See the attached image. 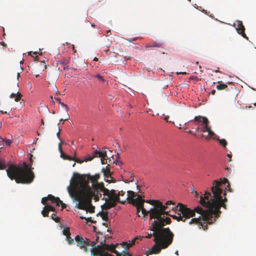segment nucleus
<instances>
[{
    "instance_id": "39448f33",
    "label": "nucleus",
    "mask_w": 256,
    "mask_h": 256,
    "mask_svg": "<svg viewBox=\"0 0 256 256\" xmlns=\"http://www.w3.org/2000/svg\"><path fill=\"white\" fill-rule=\"evenodd\" d=\"M166 224L160 222L159 220H154L150 226V228L152 232L148 234V236H146V238H150L152 236H154V240L155 242L166 236L174 234L169 228H164V226Z\"/></svg>"
},
{
    "instance_id": "bf43d9fd",
    "label": "nucleus",
    "mask_w": 256,
    "mask_h": 256,
    "mask_svg": "<svg viewBox=\"0 0 256 256\" xmlns=\"http://www.w3.org/2000/svg\"><path fill=\"white\" fill-rule=\"evenodd\" d=\"M108 51H109V50H105V52H108Z\"/></svg>"
},
{
    "instance_id": "4be33fe9",
    "label": "nucleus",
    "mask_w": 256,
    "mask_h": 256,
    "mask_svg": "<svg viewBox=\"0 0 256 256\" xmlns=\"http://www.w3.org/2000/svg\"><path fill=\"white\" fill-rule=\"evenodd\" d=\"M101 217L102 219L104 221H107L108 220V212H102L100 214Z\"/></svg>"
},
{
    "instance_id": "f03ea898",
    "label": "nucleus",
    "mask_w": 256,
    "mask_h": 256,
    "mask_svg": "<svg viewBox=\"0 0 256 256\" xmlns=\"http://www.w3.org/2000/svg\"><path fill=\"white\" fill-rule=\"evenodd\" d=\"M89 178L90 177L86 174L74 173L67 190L74 200L78 202L76 208L92 213L94 212V207L92 204V199L94 197L96 202L98 201L100 196L93 190L92 185L90 186Z\"/></svg>"
},
{
    "instance_id": "de8ad7c7",
    "label": "nucleus",
    "mask_w": 256,
    "mask_h": 256,
    "mask_svg": "<svg viewBox=\"0 0 256 256\" xmlns=\"http://www.w3.org/2000/svg\"><path fill=\"white\" fill-rule=\"evenodd\" d=\"M42 66H44V68L46 69V64H44H44H42Z\"/></svg>"
},
{
    "instance_id": "a19ab883",
    "label": "nucleus",
    "mask_w": 256,
    "mask_h": 256,
    "mask_svg": "<svg viewBox=\"0 0 256 256\" xmlns=\"http://www.w3.org/2000/svg\"><path fill=\"white\" fill-rule=\"evenodd\" d=\"M55 100L58 102V103L61 102V100L60 98H54Z\"/></svg>"
},
{
    "instance_id": "b1692460",
    "label": "nucleus",
    "mask_w": 256,
    "mask_h": 256,
    "mask_svg": "<svg viewBox=\"0 0 256 256\" xmlns=\"http://www.w3.org/2000/svg\"><path fill=\"white\" fill-rule=\"evenodd\" d=\"M66 240L69 244H72L74 242V239L70 237V235L66 236Z\"/></svg>"
},
{
    "instance_id": "a18cd8bd",
    "label": "nucleus",
    "mask_w": 256,
    "mask_h": 256,
    "mask_svg": "<svg viewBox=\"0 0 256 256\" xmlns=\"http://www.w3.org/2000/svg\"><path fill=\"white\" fill-rule=\"evenodd\" d=\"M60 130H59V132L57 133V136L60 138Z\"/></svg>"
},
{
    "instance_id": "0eeeda50",
    "label": "nucleus",
    "mask_w": 256,
    "mask_h": 256,
    "mask_svg": "<svg viewBox=\"0 0 256 256\" xmlns=\"http://www.w3.org/2000/svg\"><path fill=\"white\" fill-rule=\"evenodd\" d=\"M174 234H172L169 236H166L158 240L155 241L154 244L152 248L146 251V256L150 254H159L162 249H165L168 248L173 242Z\"/></svg>"
},
{
    "instance_id": "9d476101",
    "label": "nucleus",
    "mask_w": 256,
    "mask_h": 256,
    "mask_svg": "<svg viewBox=\"0 0 256 256\" xmlns=\"http://www.w3.org/2000/svg\"><path fill=\"white\" fill-rule=\"evenodd\" d=\"M97 155H98V157L100 158L101 162L102 164H107L108 159L109 160L108 162H110L111 160L108 158L106 151L96 150H95V156H97Z\"/></svg>"
},
{
    "instance_id": "4c0bfd02",
    "label": "nucleus",
    "mask_w": 256,
    "mask_h": 256,
    "mask_svg": "<svg viewBox=\"0 0 256 256\" xmlns=\"http://www.w3.org/2000/svg\"><path fill=\"white\" fill-rule=\"evenodd\" d=\"M68 119H69V116H68V117H67L66 118H65V119L61 118V119L60 120V122H65V121L68 120ZM62 124H64V122H62Z\"/></svg>"
},
{
    "instance_id": "7c9ffc66",
    "label": "nucleus",
    "mask_w": 256,
    "mask_h": 256,
    "mask_svg": "<svg viewBox=\"0 0 256 256\" xmlns=\"http://www.w3.org/2000/svg\"><path fill=\"white\" fill-rule=\"evenodd\" d=\"M42 216H44V217H46V216H48V213H47L46 212V207L44 206V210H42Z\"/></svg>"
},
{
    "instance_id": "423d86ee",
    "label": "nucleus",
    "mask_w": 256,
    "mask_h": 256,
    "mask_svg": "<svg viewBox=\"0 0 256 256\" xmlns=\"http://www.w3.org/2000/svg\"><path fill=\"white\" fill-rule=\"evenodd\" d=\"M127 193V199L130 201V204L136 207L138 216H140L139 213L141 210L144 217H146L148 214H150V218L151 212H150V210L147 211L144 208V202H146V201L142 198L141 196L137 195L132 190H128Z\"/></svg>"
},
{
    "instance_id": "f3484780",
    "label": "nucleus",
    "mask_w": 256,
    "mask_h": 256,
    "mask_svg": "<svg viewBox=\"0 0 256 256\" xmlns=\"http://www.w3.org/2000/svg\"><path fill=\"white\" fill-rule=\"evenodd\" d=\"M22 95L19 92H18L16 94L12 93L10 95V98H14L16 102H18L21 98Z\"/></svg>"
},
{
    "instance_id": "3c124183",
    "label": "nucleus",
    "mask_w": 256,
    "mask_h": 256,
    "mask_svg": "<svg viewBox=\"0 0 256 256\" xmlns=\"http://www.w3.org/2000/svg\"><path fill=\"white\" fill-rule=\"evenodd\" d=\"M178 128L179 129H182L181 124H179V126H178Z\"/></svg>"
},
{
    "instance_id": "a878e982",
    "label": "nucleus",
    "mask_w": 256,
    "mask_h": 256,
    "mask_svg": "<svg viewBox=\"0 0 256 256\" xmlns=\"http://www.w3.org/2000/svg\"><path fill=\"white\" fill-rule=\"evenodd\" d=\"M98 156H95V151L94 152V155L91 156H88L86 158V159H85V160L86 162L87 161H90L92 160L94 158H96V157H98Z\"/></svg>"
},
{
    "instance_id": "e2e57ef3",
    "label": "nucleus",
    "mask_w": 256,
    "mask_h": 256,
    "mask_svg": "<svg viewBox=\"0 0 256 256\" xmlns=\"http://www.w3.org/2000/svg\"><path fill=\"white\" fill-rule=\"evenodd\" d=\"M96 242H98V238H96Z\"/></svg>"
},
{
    "instance_id": "1a4fd4ad",
    "label": "nucleus",
    "mask_w": 256,
    "mask_h": 256,
    "mask_svg": "<svg viewBox=\"0 0 256 256\" xmlns=\"http://www.w3.org/2000/svg\"><path fill=\"white\" fill-rule=\"evenodd\" d=\"M50 200L52 203L56 204V206H61L62 208H66V205L58 197H54L52 194H48L47 197L42 198V203L46 205V202Z\"/></svg>"
},
{
    "instance_id": "ea45409f",
    "label": "nucleus",
    "mask_w": 256,
    "mask_h": 256,
    "mask_svg": "<svg viewBox=\"0 0 256 256\" xmlns=\"http://www.w3.org/2000/svg\"><path fill=\"white\" fill-rule=\"evenodd\" d=\"M192 193H194L196 196H198V193L194 189L192 190Z\"/></svg>"
},
{
    "instance_id": "bb28decb",
    "label": "nucleus",
    "mask_w": 256,
    "mask_h": 256,
    "mask_svg": "<svg viewBox=\"0 0 256 256\" xmlns=\"http://www.w3.org/2000/svg\"><path fill=\"white\" fill-rule=\"evenodd\" d=\"M6 168V162L4 160H2V162H0V170H3Z\"/></svg>"
},
{
    "instance_id": "aec40b11",
    "label": "nucleus",
    "mask_w": 256,
    "mask_h": 256,
    "mask_svg": "<svg viewBox=\"0 0 256 256\" xmlns=\"http://www.w3.org/2000/svg\"><path fill=\"white\" fill-rule=\"evenodd\" d=\"M218 83L219 84L216 86V88L218 90H222L227 88L228 86L226 84H222V82H218Z\"/></svg>"
},
{
    "instance_id": "6e6d98bb",
    "label": "nucleus",
    "mask_w": 256,
    "mask_h": 256,
    "mask_svg": "<svg viewBox=\"0 0 256 256\" xmlns=\"http://www.w3.org/2000/svg\"><path fill=\"white\" fill-rule=\"evenodd\" d=\"M17 75H18V78L20 76V73H19V72H18V74H17Z\"/></svg>"
},
{
    "instance_id": "49530a36",
    "label": "nucleus",
    "mask_w": 256,
    "mask_h": 256,
    "mask_svg": "<svg viewBox=\"0 0 256 256\" xmlns=\"http://www.w3.org/2000/svg\"><path fill=\"white\" fill-rule=\"evenodd\" d=\"M214 72H220V71H219V68H218L217 70H214Z\"/></svg>"
},
{
    "instance_id": "680f3d73",
    "label": "nucleus",
    "mask_w": 256,
    "mask_h": 256,
    "mask_svg": "<svg viewBox=\"0 0 256 256\" xmlns=\"http://www.w3.org/2000/svg\"><path fill=\"white\" fill-rule=\"evenodd\" d=\"M107 32H108V33L110 32V30H108V31Z\"/></svg>"
},
{
    "instance_id": "c756f323",
    "label": "nucleus",
    "mask_w": 256,
    "mask_h": 256,
    "mask_svg": "<svg viewBox=\"0 0 256 256\" xmlns=\"http://www.w3.org/2000/svg\"><path fill=\"white\" fill-rule=\"evenodd\" d=\"M0 139H2L3 142H4L8 146H10L12 143V141L10 140L4 139L0 137Z\"/></svg>"
},
{
    "instance_id": "2f4dec72",
    "label": "nucleus",
    "mask_w": 256,
    "mask_h": 256,
    "mask_svg": "<svg viewBox=\"0 0 256 256\" xmlns=\"http://www.w3.org/2000/svg\"><path fill=\"white\" fill-rule=\"evenodd\" d=\"M59 104H60L62 106L64 107L65 109H66V112H68V109H69L68 105L64 104V103L62 102H60L59 103Z\"/></svg>"
},
{
    "instance_id": "4468645a",
    "label": "nucleus",
    "mask_w": 256,
    "mask_h": 256,
    "mask_svg": "<svg viewBox=\"0 0 256 256\" xmlns=\"http://www.w3.org/2000/svg\"><path fill=\"white\" fill-rule=\"evenodd\" d=\"M204 122V124H203V127L201 128L198 126L196 130V132H208L210 127V126H209V121L208 120H205V122Z\"/></svg>"
},
{
    "instance_id": "473e14b6",
    "label": "nucleus",
    "mask_w": 256,
    "mask_h": 256,
    "mask_svg": "<svg viewBox=\"0 0 256 256\" xmlns=\"http://www.w3.org/2000/svg\"><path fill=\"white\" fill-rule=\"evenodd\" d=\"M80 218L82 219V220H86L88 222H90L92 223H94V222L91 220V218H85V217L80 216Z\"/></svg>"
},
{
    "instance_id": "603ef678",
    "label": "nucleus",
    "mask_w": 256,
    "mask_h": 256,
    "mask_svg": "<svg viewBox=\"0 0 256 256\" xmlns=\"http://www.w3.org/2000/svg\"><path fill=\"white\" fill-rule=\"evenodd\" d=\"M32 52H28V55H29V56H32Z\"/></svg>"
},
{
    "instance_id": "864d4df0",
    "label": "nucleus",
    "mask_w": 256,
    "mask_h": 256,
    "mask_svg": "<svg viewBox=\"0 0 256 256\" xmlns=\"http://www.w3.org/2000/svg\"><path fill=\"white\" fill-rule=\"evenodd\" d=\"M94 60H95V61H97V60H98V59L96 58H94Z\"/></svg>"
},
{
    "instance_id": "4d7b16f0",
    "label": "nucleus",
    "mask_w": 256,
    "mask_h": 256,
    "mask_svg": "<svg viewBox=\"0 0 256 256\" xmlns=\"http://www.w3.org/2000/svg\"><path fill=\"white\" fill-rule=\"evenodd\" d=\"M130 176H131V177H134V174H130Z\"/></svg>"
},
{
    "instance_id": "13d9d810",
    "label": "nucleus",
    "mask_w": 256,
    "mask_h": 256,
    "mask_svg": "<svg viewBox=\"0 0 256 256\" xmlns=\"http://www.w3.org/2000/svg\"><path fill=\"white\" fill-rule=\"evenodd\" d=\"M175 254H176L178 255V251H176V252H175Z\"/></svg>"
},
{
    "instance_id": "9b49d317",
    "label": "nucleus",
    "mask_w": 256,
    "mask_h": 256,
    "mask_svg": "<svg viewBox=\"0 0 256 256\" xmlns=\"http://www.w3.org/2000/svg\"><path fill=\"white\" fill-rule=\"evenodd\" d=\"M102 171L104 173V177L106 178V182L109 183L114 182V178L111 176L109 164H108V166L105 168H103Z\"/></svg>"
},
{
    "instance_id": "37998d69",
    "label": "nucleus",
    "mask_w": 256,
    "mask_h": 256,
    "mask_svg": "<svg viewBox=\"0 0 256 256\" xmlns=\"http://www.w3.org/2000/svg\"><path fill=\"white\" fill-rule=\"evenodd\" d=\"M216 92V90H212V91L211 93H212V95H214V94H215Z\"/></svg>"
},
{
    "instance_id": "72a5a7b5",
    "label": "nucleus",
    "mask_w": 256,
    "mask_h": 256,
    "mask_svg": "<svg viewBox=\"0 0 256 256\" xmlns=\"http://www.w3.org/2000/svg\"><path fill=\"white\" fill-rule=\"evenodd\" d=\"M62 142H60L58 144V150H59V151L60 154L63 152L62 148Z\"/></svg>"
},
{
    "instance_id": "6e6552de",
    "label": "nucleus",
    "mask_w": 256,
    "mask_h": 256,
    "mask_svg": "<svg viewBox=\"0 0 256 256\" xmlns=\"http://www.w3.org/2000/svg\"><path fill=\"white\" fill-rule=\"evenodd\" d=\"M75 240L76 242V245L80 249L83 250L86 253H88L89 252L88 246H92L90 249V254H92V250L94 248H96V242L92 241L90 239L86 238H84L82 236L80 235L76 236Z\"/></svg>"
},
{
    "instance_id": "09e8293b",
    "label": "nucleus",
    "mask_w": 256,
    "mask_h": 256,
    "mask_svg": "<svg viewBox=\"0 0 256 256\" xmlns=\"http://www.w3.org/2000/svg\"><path fill=\"white\" fill-rule=\"evenodd\" d=\"M177 74H186V72H177L176 73Z\"/></svg>"
},
{
    "instance_id": "7ed1b4c3",
    "label": "nucleus",
    "mask_w": 256,
    "mask_h": 256,
    "mask_svg": "<svg viewBox=\"0 0 256 256\" xmlns=\"http://www.w3.org/2000/svg\"><path fill=\"white\" fill-rule=\"evenodd\" d=\"M86 176L88 177H90L88 180L92 184V187L93 190H94L96 194H98L100 197L102 196V194L100 192H102L104 196H108V198H106V202L102 206L103 210H109L112 208L114 207L117 202H120L118 195L116 193V191L114 190H110L104 187L103 182H98V180L100 178V174H96L94 176L87 174Z\"/></svg>"
},
{
    "instance_id": "a211bd4d",
    "label": "nucleus",
    "mask_w": 256,
    "mask_h": 256,
    "mask_svg": "<svg viewBox=\"0 0 256 256\" xmlns=\"http://www.w3.org/2000/svg\"><path fill=\"white\" fill-rule=\"evenodd\" d=\"M60 156L64 160H73L78 162H80V163L82 162V161H80V160H74V158H72L70 156H68L64 152H62V153L60 154Z\"/></svg>"
},
{
    "instance_id": "dca6fc26",
    "label": "nucleus",
    "mask_w": 256,
    "mask_h": 256,
    "mask_svg": "<svg viewBox=\"0 0 256 256\" xmlns=\"http://www.w3.org/2000/svg\"><path fill=\"white\" fill-rule=\"evenodd\" d=\"M208 134L206 136H204L203 134H202L201 136L204 137L205 139L206 140H209L211 138H214L216 136V135L214 133V132L211 130L210 126L208 130Z\"/></svg>"
},
{
    "instance_id": "cd10ccee",
    "label": "nucleus",
    "mask_w": 256,
    "mask_h": 256,
    "mask_svg": "<svg viewBox=\"0 0 256 256\" xmlns=\"http://www.w3.org/2000/svg\"><path fill=\"white\" fill-rule=\"evenodd\" d=\"M219 142L224 147H226L227 144V142L224 139L220 140Z\"/></svg>"
},
{
    "instance_id": "f704fd0d",
    "label": "nucleus",
    "mask_w": 256,
    "mask_h": 256,
    "mask_svg": "<svg viewBox=\"0 0 256 256\" xmlns=\"http://www.w3.org/2000/svg\"><path fill=\"white\" fill-rule=\"evenodd\" d=\"M119 158H120V157H119V155H118V154H117V159H116V160L115 162H114V163H116V164H120V163L122 164V162H120H120H119V161L118 160V159Z\"/></svg>"
},
{
    "instance_id": "ddd939ff",
    "label": "nucleus",
    "mask_w": 256,
    "mask_h": 256,
    "mask_svg": "<svg viewBox=\"0 0 256 256\" xmlns=\"http://www.w3.org/2000/svg\"><path fill=\"white\" fill-rule=\"evenodd\" d=\"M205 120H208L206 117L200 116H196L194 118L190 120V122H194L195 124L199 126L201 123L202 124H204Z\"/></svg>"
},
{
    "instance_id": "e433bc0d",
    "label": "nucleus",
    "mask_w": 256,
    "mask_h": 256,
    "mask_svg": "<svg viewBox=\"0 0 256 256\" xmlns=\"http://www.w3.org/2000/svg\"><path fill=\"white\" fill-rule=\"evenodd\" d=\"M168 118H169V116H166L164 118V120L166 122H171V121H169V120H168ZM172 123L173 124H174V122H172Z\"/></svg>"
},
{
    "instance_id": "79ce46f5",
    "label": "nucleus",
    "mask_w": 256,
    "mask_h": 256,
    "mask_svg": "<svg viewBox=\"0 0 256 256\" xmlns=\"http://www.w3.org/2000/svg\"><path fill=\"white\" fill-rule=\"evenodd\" d=\"M188 132V134H193V135H194V136H196V134L194 133V132H192V130H189Z\"/></svg>"
},
{
    "instance_id": "6ab92c4d",
    "label": "nucleus",
    "mask_w": 256,
    "mask_h": 256,
    "mask_svg": "<svg viewBox=\"0 0 256 256\" xmlns=\"http://www.w3.org/2000/svg\"><path fill=\"white\" fill-rule=\"evenodd\" d=\"M138 238H134L132 242L130 243H129V244H128L126 242H123L122 244V246H125L126 245V248H125V249L126 250H128L130 247H131L133 244H134L135 243V242L136 240Z\"/></svg>"
},
{
    "instance_id": "052dcab7",
    "label": "nucleus",
    "mask_w": 256,
    "mask_h": 256,
    "mask_svg": "<svg viewBox=\"0 0 256 256\" xmlns=\"http://www.w3.org/2000/svg\"><path fill=\"white\" fill-rule=\"evenodd\" d=\"M254 106H256V102L254 104Z\"/></svg>"
},
{
    "instance_id": "58836bf2",
    "label": "nucleus",
    "mask_w": 256,
    "mask_h": 256,
    "mask_svg": "<svg viewBox=\"0 0 256 256\" xmlns=\"http://www.w3.org/2000/svg\"><path fill=\"white\" fill-rule=\"evenodd\" d=\"M0 44L4 47L7 48V44L4 42H0Z\"/></svg>"
},
{
    "instance_id": "5fc2aeb1",
    "label": "nucleus",
    "mask_w": 256,
    "mask_h": 256,
    "mask_svg": "<svg viewBox=\"0 0 256 256\" xmlns=\"http://www.w3.org/2000/svg\"><path fill=\"white\" fill-rule=\"evenodd\" d=\"M102 224H103V225H104V226H107L106 224V223L104 222Z\"/></svg>"
},
{
    "instance_id": "2eb2a0df",
    "label": "nucleus",
    "mask_w": 256,
    "mask_h": 256,
    "mask_svg": "<svg viewBox=\"0 0 256 256\" xmlns=\"http://www.w3.org/2000/svg\"><path fill=\"white\" fill-rule=\"evenodd\" d=\"M146 48H163V44L160 42H153L150 44H146L145 46Z\"/></svg>"
},
{
    "instance_id": "412c9836",
    "label": "nucleus",
    "mask_w": 256,
    "mask_h": 256,
    "mask_svg": "<svg viewBox=\"0 0 256 256\" xmlns=\"http://www.w3.org/2000/svg\"><path fill=\"white\" fill-rule=\"evenodd\" d=\"M45 207H46V212L47 213H49V212L50 211H52V212H55V208L54 207H53L52 206H50V205H48V204H46L45 206Z\"/></svg>"
},
{
    "instance_id": "f257e3e1",
    "label": "nucleus",
    "mask_w": 256,
    "mask_h": 256,
    "mask_svg": "<svg viewBox=\"0 0 256 256\" xmlns=\"http://www.w3.org/2000/svg\"><path fill=\"white\" fill-rule=\"evenodd\" d=\"M226 183H228L227 187L230 189V186L227 178L214 180L210 188L211 192L206 190L204 195L200 196V203L206 208V210L198 206L192 210L181 203L174 206L175 204L172 200L167 201L165 205L158 200H146V202L154 206L150 210V219L154 218L167 224L171 223V220L168 217L162 216L164 214L170 216L178 221L186 222L187 219L194 216L196 212L200 214L199 216L192 218L188 224L198 225L199 228L206 230L208 224L214 222L221 214L220 208L226 209V192L223 190L222 187V184Z\"/></svg>"
},
{
    "instance_id": "69168bd1",
    "label": "nucleus",
    "mask_w": 256,
    "mask_h": 256,
    "mask_svg": "<svg viewBox=\"0 0 256 256\" xmlns=\"http://www.w3.org/2000/svg\"><path fill=\"white\" fill-rule=\"evenodd\" d=\"M72 144H74V142H72Z\"/></svg>"
},
{
    "instance_id": "20e7f679",
    "label": "nucleus",
    "mask_w": 256,
    "mask_h": 256,
    "mask_svg": "<svg viewBox=\"0 0 256 256\" xmlns=\"http://www.w3.org/2000/svg\"><path fill=\"white\" fill-rule=\"evenodd\" d=\"M6 173L10 180H14L18 184H30L35 177L34 173L26 162L23 163L22 166L10 164L6 169Z\"/></svg>"
},
{
    "instance_id": "c9c22d12",
    "label": "nucleus",
    "mask_w": 256,
    "mask_h": 256,
    "mask_svg": "<svg viewBox=\"0 0 256 256\" xmlns=\"http://www.w3.org/2000/svg\"><path fill=\"white\" fill-rule=\"evenodd\" d=\"M125 192L122 190L119 192L118 193V198H120V196H123Z\"/></svg>"
},
{
    "instance_id": "8fccbe9b",
    "label": "nucleus",
    "mask_w": 256,
    "mask_h": 256,
    "mask_svg": "<svg viewBox=\"0 0 256 256\" xmlns=\"http://www.w3.org/2000/svg\"><path fill=\"white\" fill-rule=\"evenodd\" d=\"M36 78H41V76H40V74H36Z\"/></svg>"
},
{
    "instance_id": "0e129e2a",
    "label": "nucleus",
    "mask_w": 256,
    "mask_h": 256,
    "mask_svg": "<svg viewBox=\"0 0 256 256\" xmlns=\"http://www.w3.org/2000/svg\"><path fill=\"white\" fill-rule=\"evenodd\" d=\"M34 54H36V52H34Z\"/></svg>"
},
{
    "instance_id": "393cba45",
    "label": "nucleus",
    "mask_w": 256,
    "mask_h": 256,
    "mask_svg": "<svg viewBox=\"0 0 256 256\" xmlns=\"http://www.w3.org/2000/svg\"><path fill=\"white\" fill-rule=\"evenodd\" d=\"M94 77L96 78H98V80L101 82H104V76H102L100 74H96Z\"/></svg>"
},
{
    "instance_id": "5701e85b",
    "label": "nucleus",
    "mask_w": 256,
    "mask_h": 256,
    "mask_svg": "<svg viewBox=\"0 0 256 256\" xmlns=\"http://www.w3.org/2000/svg\"><path fill=\"white\" fill-rule=\"evenodd\" d=\"M62 232L64 235L66 236L70 235L69 228L68 227L64 228Z\"/></svg>"
},
{
    "instance_id": "c85d7f7f",
    "label": "nucleus",
    "mask_w": 256,
    "mask_h": 256,
    "mask_svg": "<svg viewBox=\"0 0 256 256\" xmlns=\"http://www.w3.org/2000/svg\"><path fill=\"white\" fill-rule=\"evenodd\" d=\"M52 218L56 222H59V218L56 216L55 214H52Z\"/></svg>"
},
{
    "instance_id": "c03bdc74",
    "label": "nucleus",
    "mask_w": 256,
    "mask_h": 256,
    "mask_svg": "<svg viewBox=\"0 0 256 256\" xmlns=\"http://www.w3.org/2000/svg\"><path fill=\"white\" fill-rule=\"evenodd\" d=\"M228 156L229 157L230 159L228 160V162H230L231 161V157H232V155L230 154H228Z\"/></svg>"
},
{
    "instance_id": "f8f14e48",
    "label": "nucleus",
    "mask_w": 256,
    "mask_h": 256,
    "mask_svg": "<svg viewBox=\"0 0 256 256\" xmlns=\"http://www.w3.org/2000/svg\"><path fill=\"white\" fill-rule=\"evenodd\" d=\"M234 26L239 34H240L244 38H246L244 32L245 28L242 21L238 20Z\"/></svg>"
}]
</instances>
